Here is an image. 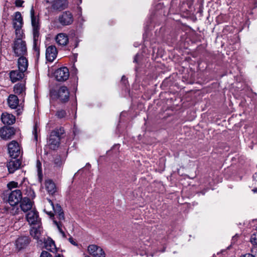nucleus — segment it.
Masks as SVG:
<instances>
[{"label": "nucleus", "instance_id": "obj_1", "mask_svg": "<svg viewBox=\"0 0 257 257\" xmlns=\"http://www.w3.org/2000/svg\"><path fill=\"white\" fill-rule=\"evenodd\" d=\"M47 207H50V208L53 210V213H54V212L55 215H57V217L58 218L59 221H57L53 218V223L56 225L59 231L62 234L63 237H65V233L62 229V224L61 222L62 220H64L65 217L61 206L58 204H57L54 206L52 201L50 199H48Z\"/></svg>", "mask_w": 257, "mask_h": 257}, {"label": "nucleus", "instance_id": "obj_2", "mask_svg": "<svg viewBox=\"0 0 257 257\" xmlns=\"http://www.w3.org/2000/svg\"><path fill=\"white\" fill-rule=\"evenodd\" d=\"M22 199V195L20 190L17 189L12 191L8 199V202L11 206V209L10 208L11 213L15 215L18 213L19 208L17 205Z\"/></svg>", "mask_w": 257, "mask_h": 257}, {"label": "nucleus", "instance_id": "obj_3", "mask_svg": "<svg viewBox=\"0 0 257 257\" xmlns=\"http://www.w3.org/2000/svg\"><path fill=\"white\" fill-rule=\"evenodd\" d=\"M12 48L14 54L17 57L26 56L27 48L26 43L22 37H16L14 41Z\"/></svg>", "mask_w": 257, "mask_h": 257}, {"label": "nucleus", "instance_id": "obj_4", "mask_svg": "<svg viewBox=\"0 0 257 257\" xmlns=\"http://www.w3.org/2000/svg\"><path fill=\"white\" fill-rule=\"evenodd\" d=\"M64 134L63 127L56 128L51 133L49 139V145L51 149L55 150L59 147L61 136Z\"/></svg>", "mask_w": 257, "mask_h": 257}, {"label": "nucleus", "instance_id": "obj_5", "mask_svg": "<svg viewBox=\"0 0 257 257\" xmlns=\"http://www.w3.org/2000/svg\"><path fill=\"white\" fill-rule=\"evenodd\" d=\"M50 95L53 98L59 99L62 103H66L69 99V91L67 87L62 86L58 90H51Z\"/></svg>", "mask_w": 257, "mask_h": 257}, {"label": "nucleus", "instance_id": "obj_6", "mask_svg": "<svg viewBox=\"0 0 257 257\" xmlns=\"http://www.w3.org/2000/svg\"><path fill=\"white\" fill-rule=\"evenodd\" d=\"M31 18V23L33 27V40L34 43L38 40L39 36L40 26L39 21L37 17L35 15V11L33 7H32L30 11Z\"/></svg>", "mask_w": 257, "mask_h": 257}, {"label": "nucleus", "instance_id": "obj_7", "mask_svg": "<svg viewBox=\"0 0 257 257\" xmlns=\"http://www.w3.org/2000/svg\"><path fill=\"white\" fill-rule=\"evenodd\" d=\"M13 25L15 29L16 37H22L23 31L22 27L23 25V19L20 12H17L15 13V18L13 20Z\"/></svg>", "mask_w": 257, "mask_h": 257}, {"label": "nucleus", "instance_id": "obj_8", "mask_svg": "<svg viewBox=\"0 0 257 257\" xmlns=\"http://www.w3.org/2000/svg\"><path fill=\"white\" fill-rule=\"evenodd\" d=\"M9 153L12 158L15 159L21 154V147L16 141H12L8 145Z\"/></svg>", "mask_w": 257, "mask_h": 257}, {"label": "nucleus", "instance_id": "obj_9", "mask_svg": "<svg viewBox=\"0 0 257 257\" xmlns=\"http://www.w3.org/2000/svg\"><path fill=\"white\" fill-rule=\"evenodd\" d=\"M54 76L58 81H65L69 77V71L66 67L57 69L54 72Z\"/></svg>", "mask_w": 257, "mask_h": 257}, {"label": "nucleus", "instance_id": "obj_10", "mask_svg": "<svg viewBox=\"0 0 257 257\" xmlns=\"http://www.w3.org/2000/svg\"><path fill=\"white\" fill-rule=\"evenodd\" d=\"M60 24L62 26L71 25L73 22V16L70 11L63 12L58 18Z\"/></svg>", "mask_w": 257, "mask_h": 257}, {"label": "nucleus", "instance_id": "obj_11", "mask_svg": "<svg viewBox=\"0 0 257 257\" xmlns=\"http://www.w3.org/2000/svg\"><path fill=\"white\" fill-rule=\"evenodd\" d=\"M89 253L93 257H105V253L102 248L95 244H91L88 246Z\"/></svg>", "mask_w": 257, "mask_h": 257}, {"label": "nucleus", "instance_id": "obj_12", "mask_svg": "<svg viewBox=\"0 0 257 257\" xmlns=\"http://www.w3.org/2000/svg\"><path fill=\"white\" fill-rule=\"evenodd\" d=\"M27 221L31 224H37L40 222L38 212L35 209H32L28 212L26 215Z\"/></svg>", "mask_w": 257, "mask_h": 257}, {"label": "nucleus", "instance_id": "obj_13", "mask_svg": "<svg viewBox=\"0 0 257 257\" xmlns=\"http://www.w3.org/2000/svg\"><path fill=\"white\" fill-rule=\"evenodd\" d=\"M58 54L56 47L55 46H50L47 48L46 51V60L50 62H52L56 59Z\"/></svg>", "mask_w": 257, "mask_h": 257}, {"label": "nucleus", "instance_id": "obj_14", "mask_svg": "<svg viewBox=\"0 0 257 257\" xmlns=\"http://www.w3.org/2000/svg\"><path fill=\"white\" fill-rule=\"evenodd\" d=\"M15 134L14 130L11 127H3L0 129V136L3 140H7Z\"/></svg>", "mask_w": 257, "mask_h": 257}, {"label": "nucleus", "instance_id": "obj_15", "mask_svg": "<svg viewBox=\"0 0 257 257\" xmlns=\"http://www.w3.org/2000/svg\"><path fill=\"white\" fill-rule=\"evenodd\" d=\"M14 91L15 93L18 95L20 97L23 98L26 95L25 83L21 82L15 85Z\"/></svg>", "mask_w": 257, "mask_h": 257}, {"label": "nucleus", "instance_id": "obj_16", "mask_svg": "<svg viewBox=\"0 0 257 257\" xmlns=\"http://www.w3.org/2000/svg\"><path fill=\"white\" fill-rule=\"evenodd\" d=\"M20 207L24 212L30 211L33 208V202L27 197H24L21 200Z\"/></svg>", "mask_w": 257, "mask_h": 257}, {"label": "nucleus", "instance_id": "obj_17", "mask_svg": "<svg viewBox=\"0 0 257 257\" xmlns=\"http://www.w3.org/2000/svg\"><path fill=\"white\" fill-rule=\"evenodd\" d=\"M68 6L67 0H55L52 5V8L54 10L61 11L66 9Z\"/></svg>", "mask_w": 257, "mask_h": 257}, {"label": "nucleus", "instance_id": "obj_18", "mask_svg": "<svg viewBox=\"0 0 257 257\" xmlns=\"http://www.w3.org/2000/svg\"><path fill=\"white\" fill-rule=\"evenodd\" d=\"M21 165V162L19 159L12 160L7 164V167L10 173H13L18 170Z\"/></svg>", "mask_w": 257, "mask_h": 257}, {"label": "nucleus", "instance_id": "obj_19", "mask_svg": "<svg viewBox=\"0 0 257 257\" xmlns=\"http://www.w3.org/2000/svg\"><path fill=\"white\" fill-rule=\"evenodd\" d=\"M24 76V72L19 70H12L10 73V77L13 83H15L17 81L22 79Z\"/></svg>", "mask_w": 257, "mask_h": 257}, {"label": "nucleus", "instance_id": "obj_20", "mask_svg": "<svg viewBox=\"0 0 257 257\" xmlns=\"http://www.w3.org/2000/svg\"><path fill=\"white\" fill-rule=\"evenodd\" d=\"M1 120L4 124L11 125L15 122L16 118L13 114L4 112L2 114Z\"/></svg>", "mask_w": 257, "mask_h": 257}, {"label": "nucleus", "instance_id": "obj_21", "mask_svg": "<svg viewBox=\"0 0 257 257\" xmlns=\"http://www.w3.org/2000/svg\"><path fill=\"white\" fill-rule=\"evenodd\" d=\"M30 240L28 237L23 236L19 237L16 241V245L17 248L20 250L25 247L29 243Z\"/></svg>", "mask_w": 257, "mask_h": 257}, {"label": "nucleus", "instance_id": "obj_22", "mask_svg": "<svg viewBox=\"0 0 257 257\" xmlns=\"http://www.w3.org/2000/svg\"><path fill=\"white\" fill-rule=\"evenodd\" d=\"M18 66L19 70L25 72L28 68V61L26 56H20L18 59Z\"/></svg>", "mask_w": 257, "mask_h": 257}, {"label": "nucleus", "instance_id": "obj_23", "mask_svg": "<svg viewBox=\"0 0 257 257\" xmlns=\"http://www.w3.org/2000/svg\"><path fill=\"white\" fill-rule=\"evenodd\" d=\"M55 40L59 45L62 46L66 45L69 42L67 35L64 33L58 34L55 38Z\"/></svg>", "mask_w": 257, "mask_h": 257}, {"label": "nucleus", "instance_id": "obj_24", "mask_svg": "<svg viewBox=\"0 0 257 257\" xmlns=\"http://www.w3.org/2000/svg\"><path fill=\"white\" fill-rule=\"evenodd\" d=\"M45 188L50 195L54 194L56 192V187L52 180L48 179L45 181Z\"/></svg>", "mask_w": 257, "mask_h": 257}, {"label": "nucleus", "instance_id": "obj_25", "mask_svg": "<svg viewBox=\"0 0 257 257\" xmlns=\"http://www.w3.org/2000/svg\"><path fill=\"white\" fill-rule=\"evenodd\" d=\"M8 103L11 108H16L19 104L18 96L16 95L11 94L8 99Z\"/></svg>", "mask_w": 257, "mask_h": 257}, {"label": "nucleus", "instance_id": "obj_26", "mask_svg": "<svg viewBox=\"0 0 257 257\" xmlns=\"http://www.w3.org/2000/svg\"><path fill=\"white\" fill-rule=\"evenodd\" d=\"M45 247L46 249L54 252L56 250V247L54 241L51 238L47 239L45 242Z\"/></svg>", "mask_w": 257, "mask_h": 257}, {"label": "nucleus", "instance_id": "obj_27", "mask_svg": "<svg viewBox=\"0 0 257 257\" xmlns=\"http://www.w3.org/2000/svg\"><path fill=\"white\" fill-rule=\"evenodd\" d=\"M64 161L62 159L60 156L57 155L55 157L54 159V164L55 168H56L57 169H60Z\"/></svg>", "mask_w": 257, "mask_h": 257}, {"label": "nucleus", "instance_id": "obj_28", "mask_svg": "<svg viewBox=\"0 0 257 257\" xmlns=\"http://www.w3.org/2000/svg\"><path fill=\"white\" fill-rule=\"evenodd\" d=\"M256 235L255 232L253 233L250 238V242L253 246V247L251 249L252 252H255L257 250V241H256Z\"/></svg>", "mask_w": 257, "mask_h": 257}, {"label": "nucleus", "instance_id": "obj_29", "mask_svg": "<svg viewBox=\"0 0 257 257\" xmlns=\"http://www.w3.org/2000/svg\"><path fill=\"white\" fill-rule=\"evenodd\" d=\"M30 234L34 238L38 239L41 234L39 228L35 227L32 228L30 230Z\"/></svg>", "mask_w": 257, "mask_h": 257}, {"label": "nucleus", "instance_id": "obj_30", "mask_svg": "<svg viewBox=\"0 0 257 257\" xmlns=\"http://www.w3.org/2000/svg\"><path fill=\"white\" fill-rule=\"evenodd\" d=\"M48 199H47V201L45 202V207L44 208V211L50 216V217H52L54 216V213H53V210L50 208V207H47L48 206Z\"/></svg>", "mask_w": 257, "mask_h": 257}, {"label": "nucleus", "instance_id": "obj_31", "mask_svg": "<svg viewBox=\"0 0 257 257\" xmlns=\"http://www.w3.org/2000/svg\"><path fill=\"white\" fill-rule=\"evenodd\" d=\"M55 115L59 118H62L66 115V112L65 110L60 109L56 111Z\"/></svg>", "mask_w": 257, "mask_h": 257}, {"label": "nucleus", "instance_id": "obj_32", "mask_svg": "<svg viewBox=\"0 0 257 257\" xmlns=\"http://www.w3.org/2000/svg\"><path fill=\"white\" fill-rule=\"evenodd\" d=\"M38 125L36 123L34 126L33 130V135L34 136V139L36 141L38 140Z\"/></svg>", "mask_w": 257, "mask_h": 257}, {"label": "nucleus", "instance_id": "obj_33", "mask_svg": "<svg viewBox=\"0 0 257 257\" xmlns=\"http://www.w3.org/2000/svg\"><path fill=\"white\" fill-rule=\"evenodd\" d=\"M37 166L38 168V175L39 178L40 180H41L42 179V171L40 167L41 163L39 161H37Z\"/></svg>", "mask_w": 257, "mask_h": 257}, {"label": "nucleus", "instance_id": "obj_34", "mask_svg": "<svg viewBox=\"0 0 257 257\" xmlns=\"http://www.w3.org/2000/svg\"><path fill=\"white\" fill-rule=\"evenodd\" d=\"M40 257H52V255L46 251H43Z\"/></svg>", "mask_w": 257, "mask_h": 257}, {"label": "nucleus", "instance_id": "obj_35", "mask_svg": "<svg viewBox=\"0 0 257 257\" xmlns=\"http://www.w3.org/2000/svg\"><path fill=\"white\" fill-rule=\"evenodd\" d=\"M17 185H18V183L17 182H11L10 183H9L8 184V186L9 188L11 189L12 188H15V187H17Z\"/></svg>", "mask_w": 257, "mask_h": 257}, {"label": "nucleus", "instance_id": "obj_36", "mask_svg": "<svg viewBox=\"0 0 257 257\" xmlns=\"http://www.w3.org/2000/svg\"><path fill=\"white\" fill-rule=\"evenodd\" d=\"M24 1L22 0H16L15 5L17 7H21Z\"/></svg>", "mask_w": 257, "mask_h": 257}, {"label": "nucleus", "instance_id": "obj_37", "mask_svg": "<svg viewBox=\"0 0 257 257\" xmlns=\"http://www.w3.org/2000/svg\"><path fill=\"white\" fill-rule=\"evenodd\" d=\"M140 57V55L139 53H137L135 56L134 59V62L138 63V59Z\"/></svg>", "mask_w": 257, "mask_h": 257}, {"label": "nucleus", "instance_id": "obj_38", "mask_svg": "<svg viewBox=\"0 0 257 257\" xmlns=\"http://www.w3.org/2000/svg\"><path fill=\"white\" fill-rule=\"evenodd\" d=\"M30 197L33 198L35 197V192H34L33 190H30Z\"/></svg>", "mask_w": 257, "mask_h": 257}, {"label": "nucleus", "instance_id": "obj_39", "mask_svg": "<svg viewBox=\"0 0 257 257\" xmlns=\"http://www.w3.org/2000/svg\"><path fill=\"white\" fill-rule=\"evenodd\" d=\"M69 241H70V242L72 244H74V245H76V244L75 243V241H73V240L72 238H69Z\"/></svg>", "mask_w": 257, "mask_h": 257}, {"label": "nucleus", "instance_id": "obj_40", "mask_svg": "<svg viewBox=\"0 0 257 257\" xmlns=\"http://www.w3.org/2000/svg\"><path fill=\"white\" fill-rule=\"evenodd\" d=\"M17 114L20 115L22 113V110L21 109H19L17 110Z\"/></svg>", "mask_w": 257, "mask_h": 257}, {"label": "nucleus", "instance_id": "obj_41", "mask_svg": "<svg viewBox=\"0 0 257 257\" xmlns=\"http://www.w3.org/2000/svg\"><path fill=\"white\" fill-rule=\"evenodd\" d=\"M40 55V52L39 50H36V56L38 57Z\"/></svg>", "mask_w": 257, "mask_h": 257}, {"label": "nucleus", "instance_id": "obj_42", "mask_svg": "<svg viewBox=\"0 0 257 257\" xmlns=\"http://www.w3.org/2000/svg\"><path fill=\"white\" fill-rule=\"evenodd\" d=\"M252 192L253 193H256L257 192V188H253L252 190Z\"/></svg>", "mask_w": 257, "mask_h": 257}, {"label": "nucleus", "instance_id": "obj_43", "mask_svg": "<svg viewBox=\"0 0 257 257\" xmlns=\"http://www.w3.org/2000/svg\"><path fill=\"white\" fill-rule=\"evenodd\" d=\"M56 257H64L63 255L58 254L56 255Z\"/></svg>", "mask_w": 257, "mask_h": 257}, {"label": "nucleus", "instance_id": "obj_44", "mask_svg": "<svg viewBox=\"0 0 257 257\" xmlns=\"http://www.w3.org/2000/svg\"><path fill=\"white\" fill-rule=\"evenodd\" d=\"M126 80V78L124 76H123L121 78V81H125Z\"/></svg>", "mask_w": 257, "mask_h": 257}, {"label": "nucleus", "instance_id": "obj_45", "mask_svg": "<svg viewBox=\"0 0 257 257\" xmlns=\"http://www.w3.org/2000/svg\"><path fill=\"white\" fill-rule=\"evenodd\" d=\"M162 7V5L161 4V3H159L158 5H157V8H158V9H159L160 8H161Z\"/></svg>", "mask_w": 257, "mask_h": 257}, {"label": "nucleus", "instance_id": "obj_46", "mask_svg": "<svg viewBox=\"0 0 257 257\" xmlns=\"http://www.w3.org/2000/svg\"><path fill=\"white\" fill-rule=\"evenodd\" d=\"M82 3V0H79V3L77 4L78 5H79Z\"/></svg>", "mask_w": 257, "mask_h": 257}, {"label": "nucleus", "instance_id": "obj_47", "mask_svg": "<svg viewBox=\"0 0 257 257\" xmlns=\"http://www.w3.org/2000/svg\"><path fill=\"white\" fill-rule=\"evenodd\" d=\"M84 257H90L88 255L85 254V253L83 254Z\"/></svg>", "mask_w": 257, "mask_h": 257}, {"label": "nucleus", "instance_id": "obj_48", "mask_svg": "<svg viewBox=\"0 0 257 257\" xmlns=\"http://www.w3.org/2000/svg\"><path fill=\"white\" fill-rule=\"evenodd\" d=\"M84 257H90L88 255L85 254V253L83 254Z\"/></svg>", "mask_w": 257, "mask_h": 257}, {"label": "nucleus", "instance_id": "obj_49", "mask_svg": "<svg viewBox=\"0 0 257 257\" xmlns=\"http://www.w3.org/2000/svg\"><path fill=\"white\" fill-rule=\"evenodd\" d=\"M78 9L80 10V11L81 12V7H79Z\"/></svg>", "mask_w": 257, "mask_h": 257}, {"label": "nucleus", "instance_id": "obj_50", "mask_svg": "<svg viewBox=\"0 0 257 257\" xmlns=\"http://www.w3.org/2000/svg\"><path fill=\"white\" fill-rule=\"evenodd\" d=\"M77 44L76 45V46H75V47H77Z\"/></svg>", "mask_w": 257, "mask_h": 257}]
</instances>
